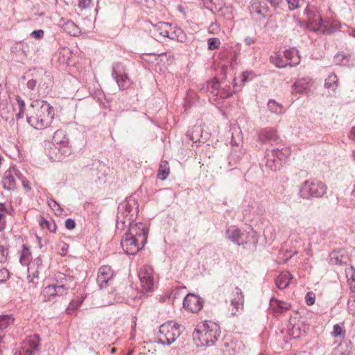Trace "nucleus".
<instances>
[{
    "instance_id": "obj_1",
    "label": "nucleus",
    "mask_w": 355,
    "mask_h": 355,
    "mask_svg": "<svg viewBox=\"0 0 355 355\" xmlns=\"http://www.w3.org/2000/svg\"><path fill=\"white\" fill-rule=\"evenodd\" d=\"M259 139L263 144H270L271 146L278 145L276 148L266 150L265 165L272 171L279 170L283 161L290 155V150L279 145L280 139L276 131L272 129L266 128L261 130L259 133Z\"/></svg>"
},
{
    "instance_id": "obj_2",
    "label": "nucleus",
    "mask_w": 355,
    "mask_h": 355,
    "mask_svg": "<svg viewBox=\"0 0 355 355\" xmlns=\"http://www.w3.org/2000/svg\"><path fill=\"white\" fill-rule=\"evenodd\" d=\"M55 113L53 107L46 101H33L28 110L27 122L32 127L42 130L51 125Z\"/></svg>"
},
{
    "instance_id": "obj_3",
    "label": "nucleus",
    "mask_w": 355,
    "mask_h": 355,
    "mask_svg": "<svg viewBox=\"0 0 355 355\" xmlns=\"http://www.w3.org/2000/svg\"><path fill=\"white\" fill-rule=\"evenodd\" d=\"M139 214L137 201L132 196L127 198L118 207L116 228L123 230L126 223H132L136 220Z\"/></svg>"
},
{
    "instance_id": "obj_4",
    "label": "nucleus",
    "mask_w": 355,
    "mask_h": 355,
    "mask_svg": "<svg viewBox=\"0 0 355 355\" xmlns=\"http://www.w3.org/2000/svg\"><path fill=\"white\" fill-rule=\"evenodd\" d=\"M72 153L69 141L64 131L58 130L53 137V146L49 150V158L53 161L61 162Z\"/></svg>"
},
{
    "instance_id": "obj_5",
    "label": "nucleus",
    "mask_w": 355,
    "mask_h": 355,
    "mask_svg": "<svg viewBox=\"0 0 355 355\" xmlns=\"http://www.w3.org/2000/svg\"><path fill=\"white\" fill-rule=\"evenodd\" d=\"M28 73L24 76L25 80L28 78L26 87L31 91H35L37 89L40 95H46L49 92V87L46 83V80H49L48 76L42 69H33L28 78Z\"/></svg>"
},
{
    "instance_id": "obj_6",
    "label": "nucleus",
    "mask_w": 355,
    "mask_h": 355,
    "mask_svg": "<svg viewBox=\"0 0 355 355\" xmlns=\"http://www.w3.org/2000/svg\"><path fill=\"white\" fill-rule=\"evenodd\" d=\"M304 14L306 15V28L311 31L320 32L322 34H331L334 30L331 28H328L324 24V21L316 8L314 6H308L304 10Z\"/></svg>"
},
{
    "instance_id": "obj_7",
    "label": "nucleus",
    "mask_w": 355,
    "mask_h": 355,
    "mask_svg": "<svg viewBox=\"0 0 355 355\" xmlns=\"http://www.w3.org/2000/svg\"><path fill=\"white\" fill-rule=\"evenodd\" d=\"M180 334V325L173 321H168L159 327L157 343L164 345H170Z\"/></svg>"
},
{
    "instance_id": "obj_8",
    "label": "nucleus",
    "mask_w": 355,
    "mask_h": 355,
    "mask_svg": "<svg viewBox=\"0 0 355 355\" xmlns=\"http://www.w3.org/2000/svg\"><path fill=\"white\" fill-rule=\"evenodd\" d=\"M326 184L320 181L306 180L300 189V196L304 199L320 198L327 193Z\"/></svg>"
},
{
    "instance_id": "obj_9",
    "label": "nucleus",
    "mask_w": 355,
    "mask_h": 355,
    "mask_svg": "<svg viewBox=\"0 0 355 355\" xmlns=\"http://www.w3.org/2000/svg\"><path fill=\"white\" fill-rule=\"evenodd\" d=\"M202 329H196L195 338H198L202 345H213L220 336L218 331V327L216 324H213L211 329L209 326L203 325Z\"/></svg>"
},
{
    "instance_id": "obj_10",
    "label": "nucleus",
    "mask_w": 355,
    "mask_h": 355,
    "mask_svg": "<svg viewBox=\"0 0 355 355\" xmlns=\"http://www.w3.org/2000/svg\"><path fill=\"white\" fill-rule=\"evenodd\" d=\"M60 281H56L55 284L46 286L43 290V295L48 297L62 296L67 294L69 286L67 284V279L62 273L60 274Z\"/></svg>"
},
{
    "instance_id": "obj_11",
    "label": "nucleus",
    "mask_w": 355,
    "mask_h": 355,
    "mask_svg": "<svg viewBox=\"0 0 355 355\" xmlns=\"http://www.w3.org/2000/svg\"><path fill=\"white\" fill-rule=\"evenodd\" d=\"M112 76L115 80L120 89H126L132 84L123 64L119 62L112 65Z\"/></svg>"
},
{
    "instance_id": "obj_12",
    "label": "nucleus",
    "mask_w": 355,
    "mask_h": 355,
    "mask_svg": "<svg viewBox=\"0 0 355 355\" xmlns=\"http://www.w3.org/2000/svg\"><path fill=\"white\" fill-rule=\"evenodd\" d=\"M126 226L128 227V232L125 234L137 239L142 244V246H144L147 242L148 227L142 223H126Z\"/></svg>"
},
{
    "instance_id": "obj_13",
    "label": "nucleus",
    "mask_w": 355,
    "mask_h": 355,
    "mask_svg": "<svg viewBox=\"0 0 355 355\" xmlns=\"http://www.w3.org/2000/svg\"><path fill=\"white\" fill-rule=\"evenodd\" d=\"M40 340L38 334L27 337L22 343L19 350V355H35L39 350Z\"/></svg>"
},
{
    "instance_id": "obj_14",
    "label": "nucleus",
    "mask_w": 355,
    "mask_h": 355,
    "mask_svg": "<svg viewBox=\"0 0 355 355\" xmlns=\"http://www.w3.org/2000/svg\"><path fill=\"white\" fill-rule=\"evenodd\" d=\"M244 295L239 287H235L232 293L230 299L231 315L240 314L243 309Z\"/></svg>"
},
{
    "instance_id": "obj_15",
    "label": "nucleus",
    "mask_w": 355,
    "mask_h": 355,
    "mask_svg": "<svg viewBox=\"0 0 355 355\" xmlns=\"http://www.w3.org/2000/svg\"><path fill=\"white\" fill-rule=\"evenodd\" d=\"M121 245L126 254L132 255L137 254L139 250L144 247L142 246V244L137 239L125 234L121 239Z\"/></svg>"
},
{
    "instance_id": "obj_16",
    "label": "nucleus",
    "mask_w": 355,
    "mask_h": 355,
    "mask_svg": "<svg viewBox=\"0 0 355 355\" xmlns=\"http://www.w3.org/2000/svg\"><path fill=\"white\" fill-rule=\"evenodd\" d=\"M203 300L194 294L189 293L184 299V307L192 313H197L202 308Z\"/></svg>"
},
{
    "instance_id": "obj_17",
    "label": "nucleus",
    "mask_w": 355,
    "mask_h": 355,
    "mask_svg": "<svg viewBox=\"0 0 355 355\" xmlns=\"http://www.w3.org/2000/svg\"><path fill=\"white\" fill-rule=\"evenodd\" d=\"M113 277V271L108 266H103L100 267L98 272L96 282L98 287L102 289L107 286L112 281Z\"/></svg>"
},
{
    "instance_id": "obj_18",
    "label": "nucleus",
    "mask_w": 355,
    "mask_h": 355,
    "mask_svg": "<svg viewBox=\"0 0 355 355\" xmlns=\"http://www.w3.org/2000/svg\"><path fill=\"white\" fill-rule=\"evenodd\" d=\"M226 236L230 240L239 245L247 243L245 234L234 226H232L226 230Z\"/></svg>"
},
{
    "instance_id": "obj_19",
    "label": "nucleus",
    "mask_w": 355,
    "mask_h": 355,
    "mask_svg": "<svg viewBox=\"0 0 355 355\" xmlns=\"http://www.w3.org/2000/svg\"><path fill=\"white\" fill-rule=\"evenodd\" d=\"M170 28V23L159 21L155 25H152L151 28L149 29V31L153 37H154L156 40H158L162 37H166L165 35L168 34Z\"/></svg>"
},
{
    "instance_id": "obj_20",
    "label": "nucleus",
    "mask_w": 355,
    "mask_h": 355,
    "mask_svg": "<svg viewBox=\"0 0 355 355\" xmlns=\"http://www.w3.org/2000/svg\"><path fill=\"white\" fill-rule=\"evenodd\" d=\"M139 276L143 290L146 292L151 291L153 286V279L151 275L150 269H141Z\"/></svg>"
},
{
    "instance_id": "obj_21",
    "label": "nucleus",
    "mask_w": 355,
    "mask_h": 355,
    "mask_svg": "<svg viewBox=\"0 0 355 355\" xmlns=\"http://www.w3.org/2000/svg\"><path fill=\"white\" fill-rule=\"evenodd\" d=\"M309 77L300 78L292 85V94H304L309 89V85L311 83Z\"/></svg>"
},
{
    "instance_id": "obj_22",
    "label": "nucleus",
    "mask_w": 355,
    "mask_h": 355,
    "mask_svg": "<svg viewBox=\"0 0 355 355\" xmlns=\"http://www.w3.org/2000/svg\"><path fill=\"white\" fill-rule=\"evenodd\" d=\"M14 173L17 175L14 170L12 171L10 169L6 171L4 173L2 184L5 189L14 190L16 188V182Z\"/></svg>"
},
{
    "instance_id": "obj_23",
    "label": "nucleus",
    "mask_w": 355,
    "mask_h": 355,
    "mask_svg": "<svg viewBox=\"0 0 355 355\" xmlns=\"http://www.w3.org/2000/svg\"><path fill=\"white\" fill-rule=\"evenodd\" d=\"M165 35L166 37H168L172 40H177L180 42H184L187 38L186 34L180 28L177 26L173 27L171 24L168 34Z\"/></svg>"
},
{
    "instance_id": "obj_24",
    "label": "nucleus",
    "mask_w": 355,
    "mask_h": 355,
    "mask_svg": "<svg viewBox=\"0 0 355 355\" xmlns=\"http://www.w3.org/2000/svg\"><path fill=\"white\" fill-rule=\"evenodd\" d=\"M291 308L290 304L272 298L270 301V309L275 313H282Z\"/></svg>"
},
{
    "instance_id": "obj_25",
    "label": "nucleus",
    "mask_w": 355,
    "mask_h": 355,
    "mask_svg": "<svg viewBox=\"0 0 355 355\" xmlns=\"http://www.w3.org/2000/svg\"><path fill=\"white\" fill-rule=\"evenodd\" d=\"M61 28L67 34L71 36H78L80 34V29L79 27L71 20H67L61 24Z\"/></svg>"
},
{
    "instance_id": "obj_26",
    "label": "nucleus",
    "mask_w": 355,
    "mask_h": 355,
    "mask_svg": "<svg viewBox=\"0 0 355 355\" xmlns=\"http://www.w3.org/2000/svg\"><path fill=\"white\" fill-rule=\"evenodd\" d=\"M301 327L302 325L300 323H292L289 322L287 326V334L290 336L291 339H295L300 337L302 334Z\"/></svg>"
},
{
    "instance_id": "obj_27",
    "label": "nucleus",
    "mask_w": 355,
    "mask_h": 355,
    "mask_svg": "<svg viewBox=\"0 0 355 355\" xmlns=\"http://www.w3.org/2000/svg\"><path fill=\"white\" fill-rule=\"evenodd\" d=\"M293 276L289 272H284L277 277L275 284L279 289H284L288 286Z\"/></svg>"
},
{
    "instance_id": "obj_28",
    "label": "nucleus",
    "mask_w": 355,
    "mask_h": 355,
    "mask_svg": "<svg viewBox=\"0 0 355 355\" xmlns=\"http://www.w3.org/2000/svg\"><path fill=\"white\" fill-rule=\"evenodd\" d=\"M187 135L195 143L200 141V139L202 137V128L200 125H194L187 131Z\"/></svg>"
},
{
    "instance_id": "obj_29",
    "label": "nucleus",
    "mask_w": 355,
    "mask_h": 355,
    "mask_svg": "<svg viewBox=\"0 0 355 355\" xmlns=\"http://www.w3.org/2000/svg\"><path fill=\"white\" fill-rule=\"evenodd\" d=\"M251 10L256 12L262 19L266 18L265 12L268 11V8L264 3L262 6V3L258 0H252L251 2Z\"/></svg>"
},
{
    "instance_id": "obj_30",
    "label": "nucleus",
    "mask_w": 355,
    "mask_h": 355,
    "mask_svg": "<svg viewBox=\"0 0 355 355\" xmlns=\"http://www.w3.org/2000/svg\"><path fill=\"white\" fill-rule=\"evenodd\" d=\"M297 51L295 49H287L284 52V57L286 60L291 62L290 66L298 64L300 63V57L297 56Z\"/></svg>"
},
{
    "instance_id": "obj_31",
    "label": "nucleus",
    "mask_w": 355,
    "mask_h": 355,
    "mask_svg": "<svg viewBox=\"0 0 355 355\" xmlns=\"http://www.w3.org/2000/svg\"><path fill=\"white\" fill-rule=\"evenodd\" d=\"M170 173L168 162L166 160L161 161L157 172V178L161 180H165Z\"/></svg>"
},
{
    "instance_id": "obj_32",
    "label": "nucleus",
    "mask_w": 355,
    "mask_h": 355,
    "mask_svg": "<svg viewBox=\"0 0 355 355\" xmlns=\"http://www.w3.org/2000/svg\"><path fill=\"white\" fill-rule=\"evenodd\" d=\"M40 225L42 228L47 229L50 232H55L57 226L54 220H48L43 216H40L39 220Z\"/></svg>"
},
{
    "instance_id": "obj_33",
    "label": "nucleus",
    "mask_w": 355,
    "mask_h": 355,
    "mask_svg": "<svg viewBox=\"0 0 355 355\" xmlns=\"http://www.w3.org/2000/svg\"><path fill=\"white\" fill-rule=\"evenodd\" d=\"M220 83L216 80H211L207 83L206 87L204 88L207 93L212 94L217 96L219 94Z\"/></svg>"
},
{
    "instance_id": "obj_34",
    "label": "nucleus",
    "mask_w": 355,
    "mask_h": 355,
    "mask_svg": "<svg viewBox=\"0 0 355 355\" xmlns=\"http://www.w3.org/2000/svg\"><path fill=\"white\" fill-rule=\"evenodd\" d=\"M31 256V252L30 251V248L27 247L26 245H23L22 249L20 251V263L24 266L28 265L30 261Z\"/></svg>"
},
{
    "instance_id": "obj_35",
    "label": "nucleus",
    "mask_w": 355,
    "mask_h": 355,
    "mask_svg": "<svg viewBox=\"0 0 355 355\" xmlns=\"http://www.w3.org/2000/svg\"><path fill=\"white\" fill-rule=\"evenodd\" d=\"M270 59L271 62L279 68H283L291 64V62L286 60L284 55L282 56L280 55H277L275 56H270Z\"/></svg>"
},
{
    "instance_id": "obj_36",
    "label": "nucleus",
    "mask_w": 355,
    "mask_h": 355,
    "mask_svg": "<svg viewBox=\"0 0 355 355\" xmlns=\"http://www.w3.org/2000/svg\"><path fill=\"white\" fill-rule=\"evenodd\" d=\"M338 78L334 73L330 74L325 80L324 87L332 91H335L338 87Z\"/></svg>"
},
{
    "instance_id": "obj_37",
    "label": "nucleus",
    "mask_w": 355,
    "mask_h": 355,
    "mask_svg": "<svg viewBox=\"0 0 355 355\" xmlns=\"http://www.w3.org/2000/svg\"><path fill=\"white\" fill-rule=\"evenodd\" d=\"M268 110L275 114H280L283 112V107L281 104L277 103L275 100L270 99L268 103Z\"/></svg>"
},
{
    "instance_id": "obj_38",
    "label": "nucleus",
    "mask_w": 355,
    "mask_h": 355,
    "mask_svg": "<svg viewBox=\"0 0 355 355\" xmlns=\"http://www.w3.org/2000/svg\"><path fill=\"white\" fill-rule=\"evenodd\" d=\"M14 322V318L12 315H0V330L6 329L9 325Z\"/></svg>"
},
{
    "instance_id": "obj_39",
    "label": "nucleus",
    "mask_w": 355,
    "mask_h": 355,
    "mask_svg": "<svg viewBox=\"0 0 355 355\" xmlns=\"http://www.w3.org/2000/svg\"><path fill=\"white\" fill-rule=\"evenodd\" d=\"M59 60L61 62H64L69 64V61L70 60V58L72 55L71 50L69 48L64 47L60 49L59 53Z\"/></svg>"
},
{
    "instance_id": "obj_40",
    "label": "nucleus",
    "mask_w": 355,
    "mask_h": 355,
    "mask_svg": "<svg viewBox=\"0 0 355 355\" xmlns=\"http://www.w3.org/2000/svg\"><path fill=\"white\" fill-rule=\"evenodd\" d=\"M230 86L225 85L223 87H219V94L217 96H219L220 98H227L232 96V92L230 91Z\"/></svg>"
},
{
    "instance_id": "obj_41",
    "label": "nucleus",
    "mask_w": 355,
    "mask_h": 355,
    "mask_svg": "<svg viewBox=\"0 0 355 355\" xmlns=\"http://www.w3.org/2000/svg\"><path fill=\"white\" fill-rule=\"evenodd\" d=\"M207 44L209 50H215L219 48L220 41L218 37H211L208 39Z\"/></svg>"
},
{
    "instance_id": "obj_42",
    "label": "nucleus",
    "mask_w": 355,
    "mask_h": 355,
    "mask_svg": "<svg viewBox=\"0 0 355 355\" xmlns=\"http://www.w3.org/2000/svg\"><path fill=\"white\" fill-rule=\"evenodd\" d=\"M331 335L333 337H337V336H345V330L343 327H342L340 324H336L334 325V329L331 332Z\"/></svg>"
},
{
    "instance_id": "obj_43",
    "label": "nucleus",
    "mask_w": 355,
    "mask_h": 355,
    "mask_svg": "<svg viewBox=\"0 0 355 355\" xmlns=\"http://www.w3.org/2000/svg\"><path fill=\"white\" fill-rule=\"evenodd\" d=\"M83 301V300L82 299V300H80L71 302L69 304V306H68V307H67V309L66 310L67 313L68 314H72L80 306V304H82Z\"/></svg>"
},
{
    "instance_id": "obj_44",
    "label": "nucleus",
    "mask_w": 355,
    "mask_h": 355,
    "mask_svg": "<svg viewBox=\"0 0 355 355\" xmlns=\"http://www.w3.org/2000/svg\"><path fill=\"white\" fill-rule=\"evenodd\" d=\"M315 295L313 292H309L305 296V301L307 305L311 306L315 303Z\"/></svg>"
},
{
    "instance_id": "obj_45",
    "label": "nucleus",
    "mask_w": 355,
    "mask_h": 355,
    "mask_svg": "<svg viewBox=\"0 0 355 355\" xmlns=\"http://www.w3.org/2000/svg\"><path fill=\"white\" fill-rule=\"evenodd\" d=\"M346 276L349 279L355 282V269L353 266H349L345 269Z\"/></svg>"
},
{
    "instance_id": "obj_46",
    "label": "nucleus",
    "mask_w": 355,
    "mask_h": 355,
    "mask_svg": "<svg viewBox=\"0 0 355 355\" xmlns=\"http://www.w3.org/2000/svg\"><path fill=\"white\" fill-rule=\"evenodd\" d=\"M10 277L9 271L3 268L0 270V282H5Z\"/></svg>"
},
{
    "instance_id": "obj_47",
    "label": "nucleus",
    "mask_w": 355,
    "mask_h": 355,
    "mask_svg": "<svg viewBox=\"0 0 355 355\" xmlns=\"http://www.w3.org/2000/svg\"><path fill=\"white\" fill-rule=\"evenodd\" d=\"M324 24L325 25H327V26L328 28H331L335 29V30H334V31H332V33H333L334 32H335V31H338V30L340 28V24H339V23H338V22H337V21H334V22L331 23L329 21H327V20H325V21H324Z\"/></svg>"
},
{
    "instance_id": "obj_48",
    "label": "nucleus",
    "mask_w": 355,
    "mask_h": 355,
    "mask_svg": "<svg viewBox=\"0 0 355 355\" xmlns=\"http://www.w3.org/2000/svg\"><path fill=\"white\" fill-rule=\"evenodd\" d=\"M64 225L67 230H73L76 227V221L74 219L67 218L65 220Z\"/></svg>"
},
{
    "instance_id": "obj_49",
    "label": "nucleus",
    "mask_w": 355,
    "mask_h": 355,
    "mask_svg": "<svg viewBox=\"0 0 355 355\" xmlns=\"http://www.w3.org/2000/svg\"><path fill=\"white\" fill-rule=\"evenodd\" d=\"M347 307L349 313L351 314L355 313V299L351 300V298L348 300Z\"/></svg>"
},
{
    "instance_id": "obj_50",
    "label": "nucleus",
    "mask_w": 355,
    "mask_h": 355,
    "mask_svg": "<svg viewBox=\"0 0 355 355\" xmlns=\"http://www.w3.org/2000/svg\"><path fill=\"white\" fill-rule=\"evenodd\" d=\"M92 3V0H80L78 6L82 9L87 8L91 6Z\"/></svg>"
},
{
    "instance_id": "obj_51",
    "label": "nucleus",
    "mask_w": 355,
    "mask_h": 355,
    "mask_svg": "<svg viewBox=\"0 0 355 355\" xmlns=\"http://www.w3.org/2000/svg\"><path fill=\"white\" fill-rule=\"evenodd\" d=\"M290 10H294L299 6L300 0H286Z\"/></svg>"
},
{
    "instance_id": "obj_52",
    "label": "nucleus",
    "mask_w": 355,
    "mask_h": 355,
    "mask_svg": "<svg viewBox=\"0 0 355 355\" xmlns=\"http://www.w3.org/2000/svg\"><path fill=\"white\" fill-rule=\"evenodd\" d=\"M8 250L3 247H0V261L4 262L6 260Z\"/></svg>"
},
{
    "instance_id": "obj_53",
    "label": "nucleus",
    "mask_w": 355,
    "mask_h": 355,
    "mask_svg": "<svg viewBox=\"0 0 355 355\" xmlns=\"http://www.w3.org/2000/svg\"><path fill=\"white\" fill-rule=\"evenodd\" d=\"M31 35L36 39H40L44 35V31L41 29L35 30L31 33Z\"/></svg>"
},
{
    "instance_id": "obj_54",
    "label": "nucleus",
    "mask_w": 355,
    "mask_h": 355,
    "mask_svg": "<svg viewBox=\"0 0 355 355\" xmlns=\"http://www.w3.org/2000/svg\"><path fill=\"white\" fill-rule=\"evenodd\" d=\"M49 205L53 210H61V208H60L59 204L55 200H54L53 199H51L49 201Z\"/></svg>"
},
{
    "instance_id": "obj_55",
    "label": "nucleus",
    "mask_w": 355,
    "mask_h": 355,
    "mask_svg": "<svg viewBox=\"0 0 355 355\" xmlns=\"http://www.w3.org/2000/svg\"><path fill=\"white\" fill-rule=\"evenodd\" d=\"M16 101L19 107V109H21V111L25 110L26 105L24 101L19 96L16 97Z\"/></svg>"
},
{
    "instance_id": "obj_56",
    "label": "nucleus",
    "mask_w": 355,
    "mask_h": 355,
    "mask_svg": "<svg viewBox=\"0 0 355 355\" xmlns=\"http://www.w3.org/2000/svg\"><path fill=\"white\" fill-rule=\"evenodd\" d=\"M250 76V73L248 71H243L241 75V84H245V82L248 81V77Z\"/></svg>"
},
{
    "instance_id": "obj_57",
    "label": "nucleus",
    "mask_w": 355,
    "mask_h": 355,
    "mask_svg": "<svg viewBox=\"0 0 355 355\" xmlns=\"http://www.w3.org/2000/svg\"><path fill=\"white\" fill-rule=\"evenodd\" d=\"M244 42L247 46H250L255 42V39L250 37H247L244 40Z\"/></svg>"
},
{
    "instance_id": "obj_58",
    "label": "nucleus",
    "mask_w": 355,
    "mask_h": 355,
    "mask_svg": "<svg viewBox=\"0 0 355 355\" xmlns=\"http://www.w3.org/2000/svg\"><path fill=\"white\" fill-rule=\"evenodd\" d=\"M22 184L24 188L26 189V191H28L31 190V187H29V182L27 180H23Z\"/></svg>"
},
{
    "instance_id": "obj_59",
    "label": "nucleus",
    "mask_w": 355,
    "mask_h": 355,
    "mask_svg": "<svg viewBox=\"0 0 355 355\" xmlns=\"http://www.w3.org/2000/svg\"><path fill=\"white\" fill-rule=\"evenodd\" d=\"M268 1L273 7L275 8L279 5L280 1H282V0H268Z\"/></svg>"
},
{
    "instance_id": "obj_60",
    "label": "nucleus",
    "mask_w": 355,
    "mask_h": 355,
    "mask_svg": "<svg viewBox=\"0 0 355 355\" xmlns=\"http://www.w3.org/2000/svg\"><path fill=\"white\" fill-rule=\"evenodd\" d=\"M349 138L351 139L355 140V126L353 127L350 131Z\"/></svg>"
},
{
    "instance_id": "obj_61",
    "label": "nucleus",
    "mask_w": 355,
    "mask_h": 355,
    "mask_svg": "<svg viewBox=\"0 0 355 355\" xmlns=\"http://www.w3.org/2000/svg\"><path fill=\"white\" fill-rule=\"evenodd\" d=\"M24 110L21 111L19 109V112L17 114V119H21L24 116Z\"/></svg>"
},
{
    "instance_id": "obj_62",
    "label": "nucleus",
    "mask_w": 355,
    "mask_h": 355,
    "mask_svg": "<svg viewBox=\"0 0 355 355\" xmlns=\"http://www.w3.org/2000/svg\"><path fill=\"white\" fill-rule=\"evenodd\" d=\"M347 57H348V55H345L343 54H340V53L336 55V58L337 59H340V58H342V59L340 60L341 61H343V60H345Z\"/></svg>"
},
{
    "instance_id": "obj_63",
    "label": "nucleus",
    "mask_w": 355,
    "mask_h": 355,
    "mask_svg": "<svg viewBox=\"0 0 355 355\" xmlns=\"http://www.w3.org/2000/svg\"><path fill=\"white\" fill-rule=\"evenodd\" d=\"M6 211V207L3 203L0 202V211Z\"/></svg>"
},
{
    "instance_id": "obj_64",
    "label": "nucleus",
    "mask_w": 355,
    "mask_h": 355,
    "mask_svg": "<svg viewBox=\"0 0 355 355\" xmlns=\"http://www.w3.org/2000/svg\"><path fill=\"white\" fill-rule=\"evenodd\" d=\"M350 34L355 37V29L352 30Z\"/></svg>"
}]
</instances>
